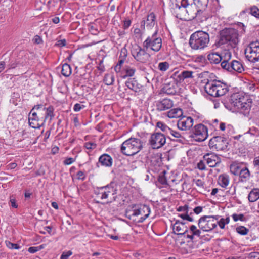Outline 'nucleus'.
I'll return each mask as SVG.
<instances>
[{
	"mask_svg": "<svg viewBox=\"0 0 259 259\" xmlns=\"http://www.w3.org/2000/svg\"><path fill=\"white\" fill-rule=\"evenodd\" d=\"M177 18L185 21L192 20L202 13L194 2L189 0H181L180 5H175Z\"/></svg>",
	"mask_w": 259,
	"mask_h": 259,
	"instance_id": "f257e3e1",
	"label": "nucleus"
},
{
	"mask_svg": "<svg viewBox=\"0 0 259 259\" xmlns=\"http://www.w3.org/2000/svg\"><path fill=\"white\" fill-rule=\"evenodd\" d=\"M134 33L136 35V37H141L142 36V32L139 28H135L134 30Z\"/></svg>",
	"mask_w": 259,
	"mask_h": 259,
	"instance_id": "680f3d73",
	"label": "nucleus"
},
{
	"mask_svg": "<svg viewBox=\"0 0 259 259\" xmlns=\"http://www.w3.org/2000/svg\"><path fill=\"white\" fill-rule=\"evenodd\" d=\"M240 181L244 182L249 179L250 172L246 167H243L239 174Z\"/></svg>",
	"mask_w": 259,
	"mask_h": 259,
	"instance_id": "7c9ffc66",
	"label": "nucleus"
},
{
	"mask_svg": "<svg viewBox=\"0 0 259 259\" xmlns=\"http://www.w3.org/2000/svg\"><path fill=\"white\" fill-rule=\"evenodd\" d=\"M167 136L162 134L161 132H155L150 137L149 143L153 149H159L163 147L166 143Z\"/></svg>",
	"mask_w": 259,
	"mask_h": 259,
	"instance_id": "4468645a",
	"label": "nucleus"
},
{
	"mask_svg": "<svg viewBox=\"0 0 259 259\" xmlns=\"http://www.w3.org/2000/svg\"><path fill=\"white\" fill-rule=\"evenodd\" d=\"M31 110L40 117V119L43 120L45 122L47 120L50 122L54 116V109L51 105H36L33 107Z\"/></svg>",
	"mask_w": 259,
	"mask_h": 259,
	"instance_id": "0eeeda50",
	"label": "nucleus"
},
{
	"mask_svg": "<svg viewBox=\"0 0 259 259\" xmlns=\"http://www.w3.org/2000/svg\"><path fill=\"white\" fill-rule=\"evenodd\" d=\"M173 101L167 98L155 102L156 109L158 111H165L170 109L173 106Z\"/></svg>",
	"mask_w": 259,
	"mask_h": 259,
	"instance_id": "a211bd4d",
	"label": "nucleus"
},
{
	"mask_svg": "<svg viewBox=\"0 0 259 259\" xmlns=\"http://www.w3.org/2000/svg\"><path fill=\"white\" fill-rule=\"evenodd\" d=\"M28 121L29 125L34 128H39L44 124L39 122L37 120L35 119V118L32 117H30L29 115Z\"/></svg>",
	"mask_w": 259,
	"mask_h": 259,
	"instance_id": "ea45409f",
	"label": "nucleus"
},
{
	"mask_svg": "<svg viewBox=\"0 0 259 259\" xmlns=\"http://www.w3.org/2000/svg\"><path fill=\"white\" fill-rule=\"evenodd\" d=\"M229 177L226 174H223L219 176L218 183L223 188H226L229 183Z\"/></svg>",
	"mask_w": 259,
	"mask_h": 259,
	"instance_id": "2f4dec72",
	"label": "nucleus"
},
{
	"mask_svg": "<svg viewBox=\"0 0 259 259\" xmlns=\"http://www.w3.org/2000/svg\"><path fill=\"white\" fill-rule=\"evenodd\" d=\"M228 144V142L225 138L215 136L209 140V146L210 149L217 151H223L227 148Z\"/></svg>",
	"mask_w": 259,
	"mask_h": 259,
	"instance_id": "2eb2a0df",
	"label": "nucleus"
},
{
	"mask_svg": "<svg viewBox=\"0 0 259 259\" xmlns=\"http://www.w3.org/2000/svg\"><path fill=\"white\" fill-rule=\"evenodd\" d=\"M209 41L208 33L203 31H197L191 35L189 45L193 50H202L207 47Z\"/></svg>",
	"mask_w": 259,
	"mask_h": 259,
	"instance_id": "20e7f679",
	"label": "nucleus"
},
{
	"mask_svg": "<svg viewBox=\"0 0 259 259\" xmlns=\"http://www.w3.org/2000/svg\"><path fill=\"white\" fill-rule=\"evenodd\" d=\"M233 220L235 222H237L238 220H240L241 221H245V217L243 214H236L234 213L232 215Z\"/></svg>",
	"mask_w": 259,
	"mask_h": 259,
	"instance_id": "8fccbe9b",
	"label": "nucleus"
},
{
	"mask_svg": "<svg viewBox=\"0 0 259 259\" xmlns=\"http://www.w3.org/2000/svg\"><path fill=\"white\" fill-rule=\"evenodd\" d=\"M84 147L89 150H93L95 149L97 147V144L93 142H86L84 144Z\"/></svg>",
	"mask_w": 259,
	"mask_h": 259,
	"instance_id": "3c124183",
	"label": "nucleus"
},
{
	"mask_svg": "<svg viewBox=\"0 0 259 259\" xmlns=\"http://www.w3.org/2000/svg\"><path fill=\"white\" fill-rule=\"evenodd\" d=\"M103 81L105 84L107 85H111L113 84L114 81V77L112 73L106 74L104 76Z\"/></svg>",
	"mask_w": 259,
	"mask_h": 259,
	"instance_id": "a19ab883",
	"label": "nucleus"
},
{
	"mask_svg": "<svg viewBox=\"0 0 259 259\" xmlns=\"http://www.w3.org/2000/svg\"><path fill=\"white\" fill-rule=\"evenodd\" d=\"M167 116L170 118H179L183 115V111L180 108H174L167 113Z\"/></svg>",
	"mask_w": 259,
	"mask_h": 259,
	"instance_id": "72a5a7b5",
	"label": "nucleus"
},
{
	"mask_svg": "<svg viewBox=\"0 0 259 259\" xmlns=\"http://www.w3.org/2000/svg\"><path fill=\"white\" fill-rule=\"evenodd\" d=\"M231 72L233 71L238 73H241L244 71V68L242 63L236 60H232L231 61Z\"/></svg>",
	"mask_w": 259,
	"mask_h": 259,
	"instance_id": "c85d7f7f",
	"label": "nucleus"
},
{
	"mask_svg": "<svg viewBox=\"0 0 259 259\" xmlns=\"http://www.w3.org/2000/svg\"><path fill=\"white\" fill-rule=\"evenodd\" d=\"M172 228L174 233L179 236H184L186 237L187 233H189L188 227L185 224H181L179 220L176 221Z\"/></svg>",
	"mask_w": 259,
	"mask_h": 259,
	"instance_id": "f3484780",
	"label": "nucleus"
},
{
	"mask_svg": "<svg viewBox=\"0 0 259 259\" xmlns=\"http://www.w3.org/2000/svg\"><path fill=\"white\" fill-rule=\"evenodd\" d=\"M99 163L103 166L110 167L112 165L113 159L109 155L103 154L99 158L98 163H97V166L98 167Z\"/></svg>",
	"mask_w": 259,
	"mask_h": 259,
	"instance_id": "412c9836",
	"label": "nucleus"
},
{
	"mask_svg": "<svg viewBox=\"0 0 259 259\" xmlns=\"http://www.w3.org/2000/svg\"><path fill=\"white\" fill-rule=\"evenodd\" d=\"M237 25V29H236V30H238V33L239 34V36H241L245 32V26L241 22H238Z\"/></svg>",
	"mask_w": 259,
	"mask_h": 259,
	"instance_id": "49530a36",
	"label": "nucleus"
},
{
	"mask_svg": "<svg viewBox=\"0 0 259 259\" xmlns=\"http://www.w3.org/2000/svg\"><path fill=\"white\" fill-rule=\"evenodd\" d=\"M219 46L226 45L228 49L235 48L239 42L238 30L233 28H226L220 31Z\"/></svg>",
	"mask_w": 259,
	"mask_h": 259,
	"instance_id": "f03ea898",
	"label": "nucleus"
},
{
	"mask_svg": "<svg viewBox=\"0 0 259 259\" xmlns=\"http://www.w3.org/2000/svg\"><path fill=\"white\" fill-rule=\"evenodd\" d=\"M195 184L200 187H203L204 185V182L201 179H197L195 181Z\"/></svg>",
	"mask_w": 259,
	"mask_h": 259,
	"instance_id": "0e129e2a",
	"label": "nucleus"
},
{
	"mask_svg": "<svg viewBox=\"0 0 259 259\" xmlns=\"http://www.w3.org/2000/svg\"><path fill=\"white\" fill-rule=\"evenodd\" d=\"M29 115L30 116V117H32L33 118H35V119L37 120L41 123L43 124L45 123V122L43 120L40 119V117H39V116H38V115L36 114L35 113H34V112H32L31 110Z\"/></svg>",
	"mask_w": 259,
	"mask_h": 259,
	"instance_id": "5fc2aeb1",
	"label": "nucleus"
},
{
	"mask_svg": "<svg viewBox=\"0 0 259 259\" xmlns=\"http://www.w3.org/2000/svg\"><path fill=\"white\" fill-rule=\"evenodd\" d=\"M245 100L244 97H239L238 95H234L231 98L230 103L232 106L239 109L240 106L242 104V102Z\"/></svg>",
	"mask_w": 259,
	"mask_h": 259,
	"instance_id": "bb28decb",
	"label": "nucleus"
},
{
	"mask_svg": "<svg viewBox=\"0 0 259 259\" xmlns=\"http://www.w3.org/2000/svg\"><path fill=\"white\" fill-rule=\"evenodd\" d=\"M156 17L154 13L151 12L147 15L146 20L147 27L152 28L156 23Z\"/></svg>",
	"mask_w": 259,
	"mask_h": 259,
	"instance_id": "4c0bfd02",
	"label": "nucleus"
},
{
	"mask_svg": "<svg viewBox=\"0 0 259 259\" xmlns=\"http://www.w3.org/2000/svg\"><path fill=\"white\" fill-rule=\"evenodd\" d=\"M123 71L125 74L123 75L122 77L125 78L126 77L133 76L135 73L136 69L134 67H132L129 66H126L124 68Z\"/></svg>",
	"mask_w": 259,
	"mask_h": 259,
	"instance_id": "58836bf2",
	"label": "nucleus"
},
{
	"mask_svg": "<svg viewBox=\"0 0 259 259\" xmlns=\"http://www.w3.org/2000/svg\"><path fill=\"white\" fill-rule=\"evenodd\" d=\"M151 212L150 208L146 205H132L131 208L126 210L125 215L130 220L135 221V217L140 215V218L137 221L138 223L143 222L147 219Z\"/></svg>",
	"mask_w": 259,
	"mask_h": 259,
	"instance_id": "39448f33",
	"label": "nucleus"
},
{
	"mask_svg": "<svg viewBox=\"0 0 259 259\" xmlns=\"http://www.w3.org/2000/svg\"><path fill=\"white\" fill-rule=\"evenodd\" d=\"M231 54L230 52L227 51L225 53L224 60L223 59L221 61V66L222 68L225 70L231 72V62H229V60L231 59Z\"/></svg>",
	"mask_w": 259,
	"mask_h": 259,
	"instance_id": "a878e982",
	"label": "nucleus"
},
{
	"mask_svg": "<svg viewBox=\"0 0 259 259\" xmlns=\"http://www.w3.org/2000/svg\"><path fill=\"white\" fill-rule=\"evenodd\" d=\"M84 105H81L79 103H76L74 105L73 109L75 111L78 112L81 109L84 107Z\"/></svg>",
	"mask_w": 259,
	"mask_h": 259,
	"instance_id": "4d7b16f0",
	"label": "nucleus"
},
{
	"mask_svg": "<svg viewBox=\"0 0 259 259\" xmlns=\"http://www.w3.org/2000/svg\"><path fill=\"white\" fill-rule=\"evenodd\" d=\"M204 160L210 167H214L221 163V159L217 155L207 153L203 156Z\"/></svg>",
	"mask_w": 259,
	"mask_h": 259,
	"instance_id": "aec40b11",
	"label": "nucleus"
},
{
	"mask_svg": "<svg viewBox=\"0 0 259 259\" xmlns=\"http://www.w3.org/2000/svg\"><path fill=\"white\" fill-rule=\"evenodd\" d=\"M178 87L174 81L164 85L162 91L167 95H175L178 92Z\"/></svg>",
	"mask_w": 259,
	"mask_h": 259,
	"instance_id": "5701e85b",
	"label": "nucleus"
},
{
	"mask_svg": "<svg viewBox=\"0 0 259 259\" xmlns=\"http://www.w3.org/2000/svg\"><path fill=\"white\" fill-rule=\"evenodd\" d=\"M248 200L251 202H254L259 199V189L254 188L249 193Z\"/></svg>",
	"mask_w": 259,
	"mask_h": 259,
	"instance_id": "f704fd0d",
	"label": "nucleus"
},
{
	"mask_svg": "<svg viewBox=\"0 0 259 259\" xmlns=\"http://www.w3.org/2000/svg\"><path fill=\"white\" fill-rule=\"evenodd\" d=\"M194 241L189 239L185 243V242H181V247L180 248V252L183 254H187L192 252L194 249Z\"/></svg>",
	"mask_w": 259,
	"mask_h": 259,
	"instance_id": "4be33fe9",
	"label": "nucleus"
},
{
	"mask_svg": "<svg viewBox=\"0 0 259 259\" xmlns=\"http://www.w3.org/2000/svg\"><path fill=\"white\" fill-rule=\"evenodd\" d=\"M219 215H205L201 217L198 223L199 228L203 231L208 232L211 231L217 226V220Z\"/></svg>",
	"mask_w": 259,
	"mask_h": 259,
	"instance_id": "1a4fd4ad",
	"label": "nucleus"
},
{
	"mask_svg": "<svg viewBox=\"0 0 259 259\" xmlns=\"http://www.w3.org/2000/svg\"><path fill=\"white\" fill-rule=\"evenodd\" d=\"M251 107V102H246L245 100L242 102V104L240 106L239 109L243 114L245 116H248Z\"/></svg>",
	"mask_w": 259,
	"mask_h": 259,
	"instance_id": "c756f323",
	"label": "nucleus"
},
{
	"mask_svg": "<svg viewBox=\"0 0 259 259\" xmlns=\"http://www.w3.org/2000/svg\"><path fill=\"white\" fill-rule=\"evenodd\" d=\"M208 137V129L204 124L200 123L194 126L190 137L193 138L196 141L202 142Z\"/></svg>",
	"mask_w": 259,
	"mask_h": 259,
	"instance_id": "9b49d317",
	"label": "nucleus"
},
{
	"mask_svg": "<svg viewBox=\"0 0 259 259\" xmlns=\"http://www.w3.org/2000/svg\"><path fill=\"white\" fill-rule=\"evenodd\" d=\"M236 232L241 235H247L249 232V230L244 226H239L236 228Z\"/></svg>",
	"mask_w": 259,
	"mask_h": 259,
	"instance_id": "a18cd8bd",
	"label": "nucleus"
},
{
	"mask_svg": "<svg viewBox=\"0 0 259 259\" xmlns=\"http://www.w3.org/2000/svg\"><path fill=\"white\" fill-rule=\"evenodd\" d=\"M145 49L146 48H142L139 45L133 47L131 50L132 55L137 61L144 63L149 60L150 56Z\"/></svg>",
	"mask_w": 259,
	"mask_h": 259,
	"instance_id": "ddd939ff",
	"label": "nucleus"
},
{
	"mask_svg": "<svg viewBox=\"0 0 259 259\" xmlns=\"http://www.w3.org/2000/svg\"><path fill=\"white\" fill-rule=\"evenodd\" d=\"M193 72L191 71H183L178 75V77L180 78V80L183 81L186 78H193Z\"/></svg>",
	"mask_w": 259,
	"mask_h": 259,
	"instance_id": "79ce46f5",
	"label": "nucleus"
},
{
	"mask_svg": "<svg viewBox=\"0 0 259 259\" xmlns=\"http://www.w3.org/2000/svg\"><path fill=\"white\" fill-rule=\"evenodd\" d=\"M158 29H157L154 33L148 36L145 40L143 42V47L146 50H151L158 52L162 47V38L158 35Z\"/></svg>",
	"mask_w": 259,
	"mask_h": 259,
	"instance_id": "6e6552de",
	"label": "nucleus"
},
{
	"mask_svg": "<svg viewBox=\"0 0 259 259\" xmlns=\"http://www.w3.org/2000/svg\"><path fill=\"white\" fill-rule=\"evenodd\" d=\"M204 89L209 95L214 97L224 96L229 91L227 85L219 80L208 81Z\"/></svg>",
	"mask_w": 259,
	"mask_h": 259,
	"instance_id": "423d86ee",
	"label": "nucleus"
},
{
	"mask_svg": "<svg viewBox=\"0 0 259 259\" xmlns=\"http://www.w3.org/2000/svg\"><path fill=\"white\" fill-rule=\"evenodd\" d=\"M197 168L201 170L205 169V165L203 161H200L198 163Z\"/></svg>",
	"mask_w": 259,
	"mask_h": 259,
	"instance_id": "bf43d9fd",
	"label": "nucleus"
},
{
	"mask_svg": "<svg viewBox=\"0 0 259 259\" xmlns=\"http://www.w3.org/2000/svg\"><path fill=\"white\" fill-rule=\"evenodd\" d=\"M88 26L89 30L91 32L92 34L94 35L97 34V33H98V30L94 25H93V24H90Z\"/></svg>",
	"mask_w": 259,
	"mask_h": 259,
	"instance_id": "864d4df0",
	"label": "nucleus"
},
{
	"mask_svg": "<svg viewBox=\"0 0 259 259\" xmlns=\"http://www.w3.org/2000/svg\"><path fill=\"white\" fill-rule=\"evenodd\" d=\"M143 144L141 139L130 138L122 143L120 151L124 155L132 156L143 149Z\"/></svg>",
	"mask_w": 259,
	"mask_h": 259,
	"instance_id": "7ed1b4c3",
	"label": "nucleus"
},
{
	"mask_svg": "<svg viewBox=\"0 0 259 259\" xmlns=\"http://www.w3.org/2000/svg\"><path fill=\"white\" fill-rule=\"evenodd\" d=\"M6 246L10 249H18L20 248V246L18 244L13 243L9 241L5 242Z\"/></svg>",
	"mask_w": 259,
	"mask_h": 259,
	"instance_id": "603ef678",
	"label": "nucleus"
},
{
	"mask_svg": "<svg viewBox=\"0 0 259 259\" xmlns=\"http://www.w3.org/2000/svg\"><path fill=\"white\" fill-rule=\"evenodd\" d=\"M190 207L187 204H185L184 206H179L177 208V211L179 212H183V213L179 214L178 217H180L184 220H187L189 222H193V218L191 217V215L193 214L192 212L189 213Z\"/></svg>",
	"mask_w": 259,
	"mask_h": 259,
	"instance_id": "6ab92c4d",
	"label": "nucleus"
},
{
	"mask_svg": "<svg viewBox=\"0 0 259 259\" xmlns=\"http://www.w3.org/2000/svg\"><path fill=\"white\" fill-rule=\"evenodd\" d=\"M131 24V21L130 20H126L124 21L123 28L124 29H127Z\"/></svg>",
	"mask_w": 259,
	"mask_h": 259,
	"instance_id": "052dcab7",
	"label": "nucleus"
},
{
	"mask_svg": "<svg viewBox=\"0 0 259 259\" xmlns=\"http://www.w3.org/2000/svg\"><path fill=\"white\" fill-rule=\"evenodd\" d=\"M194 120L190 117L184 116L181 118L177 122V126L182 131L190 130L193 125Z\"/></svg>",
	"mask_w": 259,
	"mask_h": 259,
	"instance_id": "dca6fc26",
	"label": "nucleus"
},
{
	"mask_svg": "<svg viewBox=\"0 0 259 259\" xmlns=\"http://www.w3.org/2000/svg\"><path fill=\"white\" fill-rule=\"evenodd\" d=\"M71 73V70L70 66L67 63H66V75L65 76H69Z\"/></svg>",
	"mask_w": 259,
	"mask_h": 259,
	"instance_id": "e2e57ef3",
	"label": "nucleus"
},
{
	"mask_svg": "<svg viewBox=\"0 0 259 259\" xmlns=\"http://www.w3.org/2000/svg\"><path fill=\"white\" fill-rule=\"evenodd\" d=\"M251 259H259V253L256 252H252L250 254Z\"/></svg>",
	"mask_w": 259,
	"mask_h": 259,
	"instance_id": "774afa93",
	"label": "nucleus"
},
{
	"mask_svg": "<svg viewBox=\"0 0 259 259\" xmlns=\"http://www.w3.org/2000/svg\"><path fill=\"white\" fill-rule=\"evenodd\" d=\"M120 56H121V58H124V59H125L127 56V50L125 48L121 49Z\"/></svg>",
	"mask_w": 259,
	"mask_h": 259,
	"instance_id": "69168bd1",
	"label": "nucleus"
},
{
	"mask_svg": "<svg viewBox=\"0 0 259 259\" xmlns=\"http://www.w3.org/2000/svg\"><path fill=\"white\" fill-rule=\"evenodd\" d=\"M169 133H170L168 134L167 137L171 140H175V138H177V141L182 142L185 139L184 135L177 131L170 128V132Z\"/></svg>",
	"mask_w": 259,
	"mask_h": 259,
	"instance_id": "cd10ccee",
	"label": "nucleus"
},
{
	"mask_svg": "<svg viewBox=\"0 0 259 259\" xmlns=\"http://www.w3.org/2000/svg\"><path fill=\"white\" fill-rule=\"evenodd\" d=\"M156 128L160 129L162 132V134L167 136L168 134L170 133V128L166 124L161 121H158L156 123Z\"/></svg>",
	"mask_w": 259,
	"mask_h": 259,
	"instance_id": "c9c22d12",
	"label": "nucleus"
},
{
	"mask_svg": "<svg viewBox=\"0 0 259 259\" xmlns=\"http://www.w3.org/2000/svg\"><path fill=\"white\" fill-rule=\"evenodd\" d=\"M208 60L211 63L218 64L223 60V57L217 53H212L207 56Z\"/></svg>",
	"mask_w": 259,
	"mask_h": 259,
	"instance_id": "473e14b6",
	"label": "nucleus"
},
{
	"mask_svg": "<svg viewBox=\"0 0 259 259\" xmlns=\"http://www.w3.org/2000/svg\"><path fill=\"white\" fill-rule=\"evenodd\" d=\"M34 42L37 44H40L42 42L41 38L38 35H35L33 39Z\"/></svg>",
	"mask_w": 259,
	"mask_h": 259,
	"instance_id": "338daca9",
	"label": "nucleus"
},
{
	"mask_svg": "<svg viewBox=\"0 0 259 259\" xmlns=\"http://www.w3.org/2000/svg\"><path fill=\"white\" fill-rule=\"evenodd\" d=\"M250 13L252 16L259 18V9L257 7L253 6L251 7Z\"/></svg>",
	"mask_w": 259,
	"mask_h": 259,
	"instance_id": "09e8293b",
	"label": "nucleus"
},
{
	"mask_svg": "<svg viewBox=\"0 0 259 259\" xmlns=\"http://www.w3.org/2000/svg\"><path fill=\"white\" fill-rule=\"evenodd\" d=\"M242 168V165L237 162H233L230 167L231 172L235 176L239 175Z\"/></svg>",
	"mask_w": 259,
	"mask_h": 259,
	"instance_id": "e433bc0d",
	"label": "nucleus"
},
{
	"mask_svg": "<svg viewBox=\"0 0 259 259\" xmlns=\"http://www.w3.org/2000/svg\"><path fill=\"white\" fill-rule=\"evenodd\" d=\"M126 86L130 90L138 92L140 91V84H139L134 78H129L125 82Z\"/></svg>",
	"mask_w": 259,
	"mask_h": 259,
	"instance_id": "393cba45",
	"label": "nucleus"
},
{
	"mask_svg": "<svg viewBox=\"0 0 259 259\" xmlns=\"http://www.w3.org/2000/svg\"><path fill=\"white\" fill-rule=\"evenodd\" d=\"M85 178V175L82 171H79L77 173V178L78 180H84Z\"/></svg>",
	"mask_w": 259,
	"mask_h": 259,
	"instance_id": "13d9d810",
	"label": "nucleus"
},
{
	"mask_svg": "<svg viewBox=\"0 0 259 259\" xmlns=\"http://www.w3.org/2000/svg\"><path fill=\"white\" fill-rule=\"evenodd\" d=\"M116 193V190L111 185L98 187L94 190L96 197L101 200H107L109 197Z\"/></svg>",
	"mask_w": 259,
	"mask_h": 259,
	"instance_id": "f8f14e48",
	"label": "nucleus"
},
{
	"mask_svg": "<svg viewBox=\"0 0 259 259\" xmlns=\"http://www.w3.org/2000/svg\"><path fill=\"white\" fill-rule=\"evenodd\" d=\"M246 58L253 63L259 61V41L250 42L245 50Z\"/></svg>",
	"mask_w": 259,
	"mask_h": 259,
	"instance_id": "9d476101",
	"label": "nucleus"
},
{
	"mask_svg": "<svg viewBox=\"0 0 259 259\" xmlns=\"http://www.w3.org/2000/svg\"><path fill=\"white\" fill-rule=\"evenodd\" d=\"M124 58H121V56H119V61L117 62L116 65L114 67V70L117 73L120 72L121 69V66L124 63Z\"/></svg>",
	"mask_w": 259,
	"mask_h": 259,
	"instance_id": "de8ad7c7",
	"label": "nucleus"
},
{
	"mask_svg": "<svg viewBox=\"0 0 259 259\" xmlns=\"http://www.w3.org/2000/svg\"><path fill=\"white\" fill-rule=\"evenodd\" d=\"M169 68V64L167 62H160L158 65V69L162 71H166Z\"/></svg>",
	"mask_w": 259,
	"mask_h": 259,
	"instance_id": "c03bdc74",
	"label": "nucleus"
},
{
	"mask_svg": "<svg viewBox=\"0 0 259 259\" xmlns=\"http://www.w3.org/2000/svg\"><path fill=\"white\" fill-rule=\"evenodd\" d=\"M76 158V156H74V157H66V165H70L73 163Z\"/></svg>",
	"mask_w": 259,
	"mask_h": 259,
	"instance_id": "6e6d98bb",
	"label": "nucleus"
},
{
	"mask_svg": "<svg viewBox=\"0 0 259 259\" xmlns=\"http://www.w3.org/2000/svg\"><path fill=\"white\" fill-rule=\"evenodd\" d=\"M188 231L189 233H187L186 238L194 242L196 237L200 236L201 231L195 225H191Z\"/></svg>",
	"mask_w": 259,
	"mask_h": 259,
	"instance_id": "b1692460",
	"label": "nucleus"
},
{
	"mask_svg": "<svg viewBox=\"0 0 259 259\" xmlns=\"http://www.w3.org/2000/svg\"><path fill=\"white\" fill-rule=\"evenodd\" d=\"M217 225H218L220 228L222 229L225 228V226L226 224H228L230 222V218L227 217L226 218H221L220 220H217Z\"/></svg>",
	"mask_w": 259,
	"mask_h": 259,
	"instance_id": "37998d69",
	"label": "nucleus"
}]
</instances>
